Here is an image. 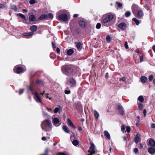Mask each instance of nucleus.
Wrapping results in <instances>:
<instances>
[{
    "instance_id": "4",
    "label": "nucleus",
    "mask_w": 155,
    "mask_h": 155,
    "mask_svg": "<svg viewBox=\"0 0 155 155\" xmlns=\"http://www.w3.org/2000/svg\"><path fill=\"white\" fill-rule=\"evenodd\" d=\"M91 146L90 147L89 149L88 150V152L90 153V155H92L96 152L97 150L95 147V146L93 143H90Z\"/></svg>"
},
{
    "instance_id": "55",
    "label": "nucleus",
    "mask_w": 155,
    "mask_h": 155,
    "mask_svg": "<svg viewBox=\"0 0 155 155\" xmlns=\"http://www.w3.org/2000/svg\"><path fill=\"white\" fill-rule=\"evenodd\" d=\"M139 146L138 147L140 149H142L143 148V145L141 143H139L138 144Z\"/></svg>"
},
{
    "instance_id": "57",
    "label": "nucleus",
    "mask_w": 155,
    "mask_h": 155,
    "mask_svg": "<svg viewBox=\"0 0 155 155\" xmlns=\"http://www.w3.org/2000/svg\"><path fill=\"white\" fill-rule=\"evenodd\" d=\"M140 61L141 62H142L143 61V56H140Z\"/></svg>"
},
{
    "instance_id": "60",
    "label": "nucleus",
    "mask_w": 155,
    "mask_h": 155,
    "mask_svg": "<svg viewBox=\"0 0 155 155\" xmlns=\"http://www.w3.org/2000/svg\"><path fill=\"white\" fill-rule=\"evenodd\" d=\"M151 127L152 128H155V124L154 123H152L151 124Z\"/></svg>"
},
{
    "instance_id": "42",
    "label": "nucleus",
    "mask_w": 155,
    "mask_h": 155,
    "mask_svg": "<svg viewBox=\"0 0 155 155\" xmlns=\"http://www.w3.org/2000/svg\"><path fill=\"white\" fill-rule=\"evenodd\" d=\"M101 25L100 23H97L96 25V28H97L99 29L101 28Z\"/></svg>"
},
{
    "instance_id": "62",
    "label": "nucleus",
    "mask_w": 155,
    "mask_h": 155,
    "mask_svg": "<svg viewBox=\"0 0 155 155\" xmlns=\"http://www.w3.org/2000/svg\"><path fill=\"white\" fill-rule=\"evenodd\" d=\"M43 116L46 117H47L48 116V115L47 114L45 113V112H43Z\"/></svg>"
},
{
    "instance_id": "16",
    "label": "nucleus",
    "mask_w": 155,
    "mask_h": 155,
    "mask_svg": "<svg viewBox=\"0 0 155 155\" xmlns=\"http://www.w3.org/2000/svg\"><path fill=\"white\" fill-rule=\"evenodd\" d=\"M82 45L83 44L80 42L75 43L76 47L79 51H80L81 49Z\"/></svg>"
},
{
    "instance_id": "14",
    "label": "nucleus",
    "mask_w": 155,
    "mask_h": 155,
    "mask_svg": "<svg viewBox=\"0 0 155 155\" xmlns=\"http://www.w3.org/2000/svg\"><path fill=\"white\" fill-rule=\"evenodd\" d=\"M118 27L121 30H123L126 28L127 25L125 23L121 22L118 25Z\"/></svg>"
},
{
    "instance_id": "35",
    "label": "nucleus",
    "mask_w": 155,
    "mask_h": 155,
    "mask_svg": "<svg viewBox=\"0 0 155 155\" xmlns=\"http://www.w3.org/2000/svg\"><path fill=\"white\" fill-rule=\"evenodd\" d=\"M138 108L140 110H142L143 108V105L142 104H138Z\"/></svg>"
},
{
    "instance_id": "59",
    "label": "nucleus",
    "mask_w": 155,
    "mask_h": 155,
    "mask_svg": "<svg viewBox=\"0 0 155 155\" xmlns=\"http://www.w3.org/2000/svg\"><path fill=\"white\" fill-rule=\"evenodd\" d=\"M56 51L57 52V53L58 54H60V49L58 48H57L56 49Z\"/></svg>"
},
{
    "instance_id": "51",
    "label": "nucleus",
    "mask_w": 155,
    "mask_h": 155,
    "mask_svg": "<svg viewBox=\"0 0 155 155\" xmlns=\"http://www.w3.org/2000/svg\"><path fill=\"white\" fill-rule=\"evenodd\" d=\"M134 152L135 153L137 154L138 152V150L137 148H135L134 150Z\"/></svg>"
},
{
    "instance_id": "19",
    "label": "nucleus",
    "mask_w": 155,
    "mask_h": 155,
    "mask_svg": "<svg viewBox=\"0 0 155 155\" xmlns=\"http://www.w3.org/2000/svg\"><path fill=\"white\" fill-rule=\"evenodd\" d=\"M117 109L120 114L121 115H123L124 112L122 106L120 105H118V106Z\"/></svg>"
},
{
    "instance_id": "2",
    "label": "nucleus",
    "mask_w": 155,
    "mask_h": 155,
    "mask_svg": "<svg viewBox=\"0 0 155 155\" xmlns=\"http://www.w3.org/2000/svg\"><path fill=\"white\" fill-rule=\"evenodd\" d=\"M51 121L49 120H46L43 121L41 124L42 129L45 131H50L52 127Z\"/></svg>"
},
{
    "instance_id": "6",
    "label": "nucleus",
    "mask_w": 155,
    "mask_h": 155,
    "mask_svg": "<svg viewBox=\"0 0 155 155\" xmlns=\"http://www.w3.org/2000/svg\"><path fill=\"white\" fill-rule=\"evenodd\" d=\"M58 19L59 20L65 21L68 20V17L66 14H62L58 16Z\"/></svg>"
},
{
    "instance_id": "44",
    "label": "nucleus",
    "mask_w": 155,
    "mask_h": 155,
    "mask_svg": "<svg viewBox=\"0 0 155 155\" xmlns=\"http://www.w3.org/2000/svg\"><path fill=\"white\" fill-rule=\"evenodd\" d=\"M128 133H129L130 131V128L129 126L127 127L126 129Z\"/></svg>"
},
{
    "instance_id": "8",
    "label": "nucleus",
    "mask_w": 155,
    "mask_h": 155,
    "mask_svg": "<svg viewBox=\"0 0 155 155\" xmlns=\"http://www.w3.org/2000/svg\"><path fill=\"white\" fill-rule=\"evenodd\" d=\"M138 6L136 5H133L132 6V9L133 13L136 15L137 12L138 11Z\"/></svg>"
},
{
    "instance_id": "43",
    "label": "nucleus",
    "mask_w": 155,
    "mask_h": 155,
    "mask_svg": "<svg viewBox=\"0 0 155 155\" xmlns=\"http://www.w3.org/2000/svg\"><path fill=\"white\" fill-rule=\"evenodd\" d=\"M106 40L108 42H110V41L111 38L110 37L109 35H108L106 38Z\"/></svg>"
},
{
    "instance_id": "33",
    "label": "nucleus",
    "mask_w": 155,
    "mask_h": 155,
    "mask_svg": "<svg viewBox=\"0 0 155 155\" xmlns=\"http://www.w3.org/2000/svg\"><path fill=\"white\" fill-rule=\"evenodd\" d=\"M11 8L15 12L17 11V7L16 6L14 5L11 6Z\"/></svg>"
},
{
    "instance_id": "37",
    "label": "nucleus",
    "mask_w": 155,
    "mask_h": 155,
    "mask_svg": "<svg viewBox=\"0 0 155 155\" xmlns=\"http://www.w3.org/2000/svg\"><path fill=\"white\" fill-rule=\"evenodd\" d=\"M48 95L49 94L48 93H46V94H45V97H46L47 99H48L50 100H51V98L50 97H49L48 96Z\"/></svg>"
},
{
    "instance_id": "24",
    "label": "nucleus",
    "mask_w": 155,
    "mask_h": 155,
    "mask_svg": "<svg viewBox=\"0 0 155 155\" xmlns=\"http://www.w3.org/2000/svg\"><path fill=\"white\" fill-rule=\"evenodd\" d=\"M37 29V26L35 25H33L30 27V30L33 32L35 31Z\"/></svg>"
},
{
    "instance_id": "21",
    "label": "nucleus",
    "mask_w": 155,
    "mask_h": 155,
    "mask_svg": "<svg viewBox=\"0 0 155 155\" xmlns=\"http://www.w3.org/2000/svg\"><path fill=\"white\" fill-rule=\"evenodd\" d=\"M62 128L63 130L67 133H70V130H69L68 127L65 125L63 126Z\"/></svg>"
},
{
    "instance_id": "26",
    "label": "nucleus",
    "mask_w": 155,
    "mask_h": 155,
    "mask_svg": "<svg viewBox=\"0 0 155 155\" xmlns=\"http://www.w3.org/2000/svg\"><path fill=\"white\" fill-rule=\"evenodd\" d=\"M74 51L73 49H71L68 50L67 54L68 55H71L74 53Z\"/></svg>"
},
{
    "instance_id": "46",
    "label": "nucleus",
    "mask_w": 155,
    "mask_h": 155,
    "mask_svg": "<svg viewBox=\"0 0 155 155\" xmlns=\"http://www.w3.org/2000/svg\"><path fill=\"white\" fill-rule=\"evenodd\" d=\"M124 46L125 47V48L126 49H128L129 48V46L128 45L127 42V41H126L125 43Z\"/></svg>"
},
{
    "instance_id": "5",
    "label": "nucleus",
    "mask_w": 155,
    "mask_h": 155,
    "mask_svg": "<svg viewBox=\"0 0 155 155\" xmlns=\"http://www.w3.org/2000/svg\"><path fill=\"white\" fill-rule=\"evenodd\" d=\"M114 18V15H109L107 16L103 21V22L104 23H106L110 21Z\"/></svg>"
},
{
    "instance_id": "9",
    "label": "nucleus",
    "mask_w": 155,
    "mask_h": 155,
    "mask_svg": "<svg viewBox=\"0 0 155 155\" xmlns=\"http://www.w3.org/2000/svg\"><path fill=\"white\" fill-rule=\"evenodd\" d=\"M14 72L17 74H20L23 72V69L20 67H15L14 69Z\"/></svg>"
},
{
    "instance_id": "45",
    "label": "nucleus",
    "mask_w": 155,
    "mask_h": 155,
    "mask_svg": "<svg viewBox=\"0 0 155 155\" xmlns=\"http://www.w3.org/2000/svg\"><path fill=\"white\" fill-rule=\"evenodd\" d=\"M46 108V109L48 110V111L49 112H51L52 111V109L51 108H48V107H46L45 105V106H44Z\"/></svg>"
},
{
    "instance_id": "58",
    "label": "nucleus",
    "mask_w": 155,
    "mask_h": 155,
    "mask_svg": "<svg viewBox=\"0 0 155 155\" xmlns=\"http://www.w3.org/2000/svg\"><path fill=\"white\" fill-rule=\"evenodd\" d=\"M78 129L79 131H81L82 130V128L81 126H79L78 127Z\"/></svg>"
},
{
    "instance_id": "47",
    "label": "nucleus",
    "mask_w": 155,
    "mask_h": 155,
    "mask_svg": "<svg viewBox=\"0 0 155 155\" xmlns=\"http://www.w3.org/2000/svg\"><path fill=\"white\" fill-rule=\"evenodd\" d=\"M153 77L152 75H150L149 78V79L150 81H151L153 80Z\"/></svg>"
},
{
    "instance_id": "11",
    "label": "nucleus",
    "mask_w": 155,
    "mask_h": 155,
    "mask_svg": "<svg viewBox=\"0 0 155 155\" xmlns=\"http://www.w3.org/2000/svg\"><path fill=\"white\" fill-rule=\"evenodd\" d=\"M141 140L140 134L137 133L135 138L134 142L136 143L137 144L139 142H140Z\"/></svg>"
},
{
    "instance_id": "31",
    "label": "nucleus",
    "mask_w": 155,
    "mask_h": 155,
    "mask_svg": "<svg viewBox=\"0 0 155 155\" xmlns=\"http://www.w3.org/2000/svg\"><path fill=\"white\" fill-rule=\"evenodd\" d=\"M94 115L96 118L98 119L99 117V114L95 110H94Z\"/></svg>"
},
{
    "instance_id": "32",
    "label": "nucleus",
    "mask_w": 155,
    "mask_h": 155,
    "mask_svg": "<svg viewBox=\"0 0 155 155\" xmlns=\"http://www.w3.org/2000/svg\"><path fill=\"white\" fill-rule=\"evenodd\" d=\"M18 15L19 16H20L22 18H23L25 19V20H26V18L25 16L21 13H19Z\"/></svg>"
},
{
    "instance_id": "28",
    "label": "nucleus",
    "mask_w": 155,
    "mask_h": 155,
    "mask_svg": "<svg viewBox=\"0 0 155 155\" xmlns=\"http://www.w3.org/2000/svg\"><path fill=\"white\" fill-rule=\"evenodd\" d=\"M137 99H138V100L140 102H141V103L143 102L144 100L143 97L142 95H140V96H139L138 97Z\"/></svg>"
},
{
    "instance_id": "34",
    "label": "nucleus",
    "mask_w": 155,
    "mask_h": 155,
    "mask_svg": "<svg viewBox=\"0 0 155 155\" xmlns=\"http://www.w3.org/2000/svg\"><path fill=\"white\" fill-rule=\"evenodd\" d=\"M131 15V12L130 11L127 12L125 14V15L127 17H128L130 16Z\"/></svg>"
},
{
    "instance_id": "27",
    "label": "nucleus",
    "mask_w": 155,
    "mask_h": 155,
    "mask_svg": "<svg viewBox=\"0 0 155 155\" xmlns=\"http://www.w3.org/2000/svg\"><path fill=\"white\" fill-rule=\"evenodd\" d=\"M33 34V33L32 32H30L28 33H24L22 35L25 36H30L32 35Z\"/></svg>"
},
{
    "instance_id": "18",
    "label": "nucleus",
    "mask_w": 155,
    "mask_h": 155,
    "mask_svg": "<svg viewBox=\"0 0 155 155\" xmlns=\"http://www.w3.org/2000/svg\"><path fill=\"white\" fill-rule=\"evenodd\" d=\"M149 144L151 147H155V141L152 139H150L149 141Z\"/></svg>"
},
{
    "instance_id": "15",
    "label": "nucleus",
    "mask_w": 155,
    "mask_h": 155,
    "mask_svg": "<svg viewBox=\"0 0 155 155\" xmlns=\"http://www.w3.org/2000/svg\"><path fill=\"white\" fill-rule=\"evenodd\" d=\"M143 11L141 10H139L137 12V18H141L143 16Z\"/></svg>"
},
{
    "instance_id": "38",
    "label": "nucleus",
    "mask_w": 155,
    "mask_h": 155,
    "mask_svg": "<svg viewBox=\"0 0 155 155\" xmlns=\"http://www.w3.org/2000/svg\"><path fill=\"white\" fill-rule=\"evenodd\" d=\"M36 82L38 84H40V85H43V83H42V82L40 80H36Z\"/></svg>"
},
{
    "instance_id": "52",
    "label": "nucleus",
    "mask_w": 155,
    "mask_h": 155,
    "mask_svg": "<svg viewBox=\"0 0 155 155\" xmlns=\"http://www.w3.org/2000/svg\"><path fill=\"white\" fill-rule=\"evenodd\" d=\"M116 3H117V5L118 6L119 8H120V7H122V4L121 3L117 2Z\"/></svg>"
},
{
    "instance_id": "10",
    "label": "nucleus",
    "mask_w": 155,
    "mask_h": 155,
    "mask_svg": "<svg viewBox=\"0 0 155 155\" xmlns=\"http://www.w3.org/2000/svg\"><path fill=\"white\" fill-rule=\"evenodd\" d=\"M148 153L152 155L155 154V147H150L148 149Z\"/></svg>"
},
{
    "instance_id": "49",
    "label": "nucleus",
    "mask_w": 155,
    "mask_h": 155,
    "mask_svg": "<svg viewBox=\"0 0 155 155\" xmlns=\"http://www.w3.org/2000/svg\"><path fill=\"white\" fill-rule=\"evenodd\" d=\"M24 90L23 89H20L19 94L21 95V94L24 92Z\"/></svg>"
},
{
    "instance_id": "41",
    "label": "nucleus",
    "mask_w": 155,
    "mask_h": 155,
    "mask_svg": "<svg viewBox=\"0 0 155 155\" xmlns=\"http://www.w3.org/2000/svg\"><path fill=\"white\" fill-rule=\"evenodd\" d=\"M36 2V1L35 0H30L29 1V3L31 5H32Z\"/></svg>"
},
{
    "instance_id": "56",
    "label": "nucleus",
    "mask_w": 155,
    "mask_h": 155,
    "mask_svg": "<svg viewBox=\"0 0 155 155\" xmlns=\"http://www.w3.org/2000/svg\"><path fill=\"white\" fill-rule=\"evenodd\" d=\"M120 81H122L124 82L126 80V78L125 77H123L120 80Z\"/></svg>"
},
{
    "instance_id": "39",
    "label": "nucleus",
    "mask_w": 155,
    "mask_h": 155,
    "mask_svg": "<svg viewBox=\"0 0 155 155\" xmlns=\"http://www.w3.org/2000/svg\"><path fill=\"white\" fill-rule=\"evenodd\" d=\"M144 7L145 8L147 9V10H149L150 9V6L148 5H145Z\"/></svg>"
},
{
    "instance_id": "25",
    "label": "nucleus",
    "mask_w": 155,
    "mask_h": 155,
    "mask_svg": "<svg viewBox=\"0 0 155 155\" xmlns=\"http://www.w3.org/2000/svg\"><path fill=\"white\" fill-rule=\"evenodd\" d=\"M48 17V16L47 15L43 14L41 15L39 18V20H44L46 19Z\"/></svg>"
},
{
    "instance_id": "29",
    "label": "nucleus",
    "mask_w": 155,
    "mask_h": 155,
    "mask_svg": "<svg viewBox=\"0 0 155 155\" xmlns=\"http://www.w3.org/2000/svg\"><path fill=\"white\" fill-rule=\"evenodd\" d=\"M72 143L74 146H76L79 144V141L77 140H74Z\"/></svg>"
},
{
    "instance_id": "40",
    "label": "nucleus",
    "mask_w": 155,
    "mask_h": 155,
    "mask_svg": "<svg viewBox=\"0 0 155 155\" xmlns=\"http://www.w3.org/2000/svg\"><path fill=\"white\" fill-rule=\"evenodd\" d=\"M125 127L124 124H122L121 127V130L122 132H124L125 130Z\"/></svg>"
},
{
    "instance_id": "63",
    "label": "nucleus",
    "mask_w": 155,
    "mask_h": 155,
    "mask_svg": "<svg viewBox=\"0 0 155 155\" xmlns=\"http://www.w3.org/2000/svg\"><path fill=\"white\" fill-rule=\"evenodd\" d=\"M58 155H65V153H59Z\"/></svg>"
},
{
    "instance_id": "13",
    "label": "nucleus",
    "mask_w": 155,
    "mask_h": 155,
    "mask_svg": "<svg viewBox=\"0 0 155 155\" xmlns=\"http://www.w3.org/2000/svg\"><path fill=\"white\" fill-rule=\"evenodd\" d=\"M67 121L68 125L69 127H71L74 129L75 130L76 129V127L74 125L71 120L69 118H68L67 119Z\"/></svg>"
},
{
    "instance_id": "54",
    "label": "nucleus",
    "mask_w": 155,
    "mask_h": 155,
    "mask_svg": "<svg viewBox=\"0 0 155 155\" xmlns=\"http://www.w3.org/2000/svg\"><path fill=\"white\" fill-rule=\"evenodd\" d=\"M5 7L6 6L5 5L2 4L0 6V8H5Z\"/></svg>"
},
{
    "instance_id": "48",
    "label": "nucleus",
    "mask_w": 155,
    "mask_h": 155,
    "mask_svg": "<svg viewBox=\"0 0 155 155\" xmlns=\"http://www.w3.org/2000/svg\"><path fill=\"white\" fill-rule=\"evenodd\" d=\"M48 16L49 18L51 19H52L53 17V14L51 13L48 14Z\"/></svg>"
},
{
    "instance_id": "20",
    "label": "nucleus",
    "mask_w": 155,
    "mask_h": 155,
    "mask_svg": "<svg viewBox=\"0 0 155 155\" xmlns=\"http://www.w3.org/2000/svg\"><path fill=\"white\" fill-rule=\"evenodd\" d=\"M80 25L82 28H84L86 27V23L83 20H81L79 22Z\"/></svg>"
},
{
    "instance_id": "61",
    "label": "nucleus",
    "mask_w": 155,
    "mask_h": 155,
    "mask_svg": "<svg viewBox=\"0 0 155 155\" xmlns=\"http://www.w3.org/2000/svg\"><path fill=\"white\" fill-rule=\"evenodd\" d=\"M108 77H109V74H108V73L107 72L106 74L105 77H106V78L107 79L108 78Z\"/></svg>"
},
{
    "instance_id": "3",
    "label": "nucleus",
    "mask_w": 155,
    "mask_h": 155,
    "mask_svg": "<svg viewBox=\"0 0 155 155\" xmlns=\"http://www.w3.org/2000/svg\"><path fill=\"white\" fill-rule=\"evenodd\" d=\"M61 70L63 73L68 75V74L72 72V69L67 65H64L61 67Z\"/></svg>"
},
{
    "instance_id": "22",
    "label": "nucleus",
    "mask_w": 155,
    "mask_h": 155,
    "mask_svg": "<svg viewBox=\"0 0 155 155\" xmlns=\"http://www.w3.org/2000/svg\"><path fill=\"white\" fill-rule=\"evenodd\" d=\"M104 136H105L107 139H110V137L109 133L107 131H104Z\"/></svg>"
},
{
    "instance_id": "1",
    "label": "nucleus",
    "mask_w": 155,
    "mask_h": 155,
    "mask_svg": "<svg viewBox=\"0 0 155 155\" xmlns=\"http://www.w3.org/2000/svg\"><path fill=\"white\" fill-rule=\"evenodd\" d=\"M28 89L31 91L32 93L34 95V98L36 102L37 103H40L42 106H45V104L42 102L38 91L33 87L30 86L28 87Z\"/></svg>"
},
{
    "instance_id": "23",
    "label": "nucleus",
    "mask_w": 155,
    "mask_h": 155,
    "mask_svg": "<svg viewBox=\"0 0 155 155\" xmlns=\"http://www.w3.org/2000/svg\"><path fill=\"white\" fill-rule=\"evenodd\" d=\"M36 20V17L35 15H32L29 16V20L30 21H33Z\"/></svg>"
},
{
    "instance_id": "50",
    "label": "nucleus",
    "mask_w": 155,
    "mask_h": 155,
    "mask_svg": "<svg viewBox=\"0 0 155 155\" xmlns=\"http://www.w3.org/2000/svg\"><path fill=\"white\" fill-rule=\"evenodd\" d=\"M59 108L58 107H56L55 108L54 110V112L55 113H57L59 110Z\"/></svg>"
},
{
    "instance_id": "30",
    "label": "nucleus",
    "mask_w": 155,
    "mask_h": 155,
    "mask_svg": "<svg viewBox=\"0 0 155 155\" xmlns=\"http://www.w3.org/2000/svg\"><path fill=\"white\" fill-rule=\"evenodd\" d=\"M133 21L135 22L136 25H138L140 24V22L139 20L136 18H133L132 19Z\"/></svg>"
},
{
    "instance_id": "17",
    "label": "nucleus",
    "mask_w": 155,
    "mask_h": 155,
    "mask_svg": "<svg viewBox=\"0 0 155 155\" xmlns=\"http://www.w3.org/2000/svg\"><path fill=\"white\" fill-rule=\"evenodd\" d=\"M140 79L142 83H145L148 80L147 78L144 76H141L140 77Z\"/></svg>"
},
{
    "instance_id": "53",
    "label": "nucleus",
    "mask_w": 155,
    "mask_h": 155,
    "mask_svg": "<svg viewBox=\"0 0 155 155\" xmlns=\"http://www.w3.org/2000/svg\"><path fill=\"white\" fill-rule=\"evenodd\" d=\"M143 116L145 117L146 116L147 110L145 109H144L143 110Z\"/></svg>"
},
{
    "instance_id": "36",
    "label": "nucleus",
    "mask_w": 155,
    "mask_h": 155,
    "mask_svg": "<svg viewBox=\"0 0 155 155\" xmlns=\"http://www.w3.org/2000/svg\"><path fill=\"white\" fill-rule=\"evenodd\" d=\"M70 92L71 91L68 88H67L64 91L65 93L66 94H69L70 93Z\"/></svg>"
},
{
    "instance_id": "64",
    "label": "nucleus",
    "mask_w": 155,
    "mask_h": 155,
    "mask_svg": "<svg viewBox=\"0 0 155 155\" xmlns=\"http://www.w3.org/2000/svg\"><path fill=\"white\" fill-rule=\"evenodd\" d=\"M152 49L155 53V45H153L152 47Z\"/></svg>"
},
{
    "instance_id": "12",
    "label": "nucleus",
    "mask_w": 155,
    "mask_h": 155,
    "mask_svg": "<svg viewBox=\"0 0 155 155\" xmlns=\"http://www.w3.org/2000/svg\"><path fill=\"white\" fill-rule=\"evenodd\" d=\"M60 121L59 119L57 117H54L53 119V124L55 126H58L59 125H58Z\"/></svg>"
},
{
    "instance_id": "7",
    "label": "nucleus",
    "mask_w": 155,
    "mask_h": 155,
    "mask_svg": "<svg viewBox=\"0 0 155 155\" xmlns=\"http://www.w3.org/2000/svg\"><path fill=\"white\" fill-rule=\"evenodd\" d=\"M68 84L70 86L73 87L76 85V81L73 78H70L68 81Z\"/></svg>"
}]
</instances>
